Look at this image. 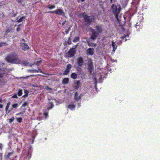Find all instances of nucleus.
<instances>
[{
  "label": "nucleus",
  "mask_w": 160,
  "mask_h": 160,
  "mask_svg": "<svg viewBox=\"0 0 160 160\" xmlns=\"http://www.w3.org/2000/svg\"><path fill=\"white\" fill-rule=\"evenodd\" d=\"M19 30V27H18V28H17V31H18Z\"/></svg>",
  "instance_id": "obj_48"
},
{
  "label": "nucleus",
  "mask_w": 160,
  "mask_h": 160,
  "mask_svg": "<svg viewBox=\"0 0 160 160\" xmlns=\"http://www.w3.org/2000/svg\"><path fill=\"white\" fill-rule=\"evenodd\" d=\"M8 44L6 43V42H1L0 43V47L4 46L7 45Z\"/></svg>",
  "instance_id": "obj_28"
},
{
  "label": "nucleus",
  "mask_w": 160,
  "mask_h": 160,
  "mask_svg": "<svg viewBox=\"0 0 160 160\" xmlns=\"http://www.w3.org/2000/svg\"><path fill=\"white\" fill-rule=\"evenodd\" d=\"M78 67H80L82 66L84 63V60L82 57H80L77 60Z\"/></svg>",
  "instance_id": "obj_5"
},
{
  "label": "nucleus",
  "mask_w": 160,
  "mask_h": 160,
  "mask_svg": "<svg viewBox=\"0 0 160 160\" xmlns=\"http://www.w3.org/2000/svg\"><path fill=\"white\" fill-rule=\"evenodd\" d=\"M78 94L77 92H76L74 96V99L76 100H79L80 99V96L78 97Z\"/></svg>",
  "instance_id": "obj_17"
},
{
  "label": "nucleus",
  "mask_w": 160,
  "mask_h": 160,
  "mask_svg": "<svg viewBox=\"0 0 160 160\" xmlns=\"http://www.w3.org/2000/svg\"><path fill=\"white\" fill-rule=\"evenodd\" d=\"M14 120V117H12L11 118L9 119V122H12Z\"/></svg>",
  "instance_id": "obj_37"
},
{
  "label": "nucleus",
  "mask_w": 160,
  "mask_h": 160,
  "mask_svg": "<svg viewBox=\"0 0 160 160\" xmlns=\"http://www.w3.org/2000/svg\"><path fill=\"white\" fill-rule=\"evenodd\" d=\"M2 102V99L0 98V102Z\"/></svg>",
  "instance_id": "obj_49"
},
{
  "label": "nucleus",
  "mask_w": 160,
  "mask_h": 160,
  "mask_svg": "<svg viewBox=\"0 0 160 160\" xmlns=\"http://www.w3.org/2000/svg\"><path fill=\"white\" fill-rule=\"evenodd\" d=\"M48 13H54L56 15H59L61 16H64L65 15V13L63 10L62 9H58L55 11H49Z\"/></svg>",
  "instance_id": "obj_4"
},
{
  "label": "nucleus",
  "mask_w": 160,
  "mask_h": 160,
  "mask_svg": "<svg viewBox=\"0 0 160 160\" xmlns=\"http://www.w3.org/2000/svg\"><path fill=\"white\" fill-rule=\"evenodd\" d=\"M18 104L17 103H16V104H13L12 105V107L13 108H16L18 107Z\"/></svg>",
  "instance_id": "obj_39"
},
{
  "label": "nucleus",
  "mask_w": 160,
  "mask_h": 160,
  "mask_svg": "<svg viewBox=\"0 0 160 160\" xmlns=\"http://www.w3.org/2000/svg\"><path fill=\"white\" fill-rule=\"evenodd\" d=\"M77 74L75 72L72 73L71 75V78L74 79H76L77 78Z\"/></svg>",
  "instance_id": "obj_16"
},
{
  "label": "nucleus",
  "mask_w": 160,
  "mask_h": 160,
  "mask_svg": "<svg viewBox=\"0 0 160 160\" xmlns=\"http://www.w3.org/2000/svg\"><path fill=\"white\" fill-rule=\"evenodd\" d=\"M140 26L138 24V23H137L135 25L136 28L138 30H139L140 28Z\"/></svg>",
  "instance_id": "obj_30"
},
{
  "label": "nucleus",
  "mask_w": 160,
  "mask_h": 160,
  "mask_svg": "<svg viewBox=\"0 0 160 160\" xmlns=\"http://www.w3.org/2000/svg\"><path fill=\"white\" fill-rule=\"evenodd\" d=\"M72 68V65L70 64H68L66 67V69L64 71L63 74L64 75H68Z\"/></svg>",
  "instance_id": "obj_7"
},
{
  "label": "nucleus",
  "mask_w": 160,
  "mask_h": 160,
  "mask_svg": "<svg viewBox=\"0 0 160 160\" xmlns=\"http://www.w3.org/2000/svg\"><path fill=\"white\" fill-rule=\"evenodd\" d=\"M111 8L113 11L114 13L117 21L119 22L118 18V14L121 10V7L120 6H117L114 4L112 5Z\"/></svg>",
  "instance_id": "obj_3"
},
{
  "label": "nucleus",
  "mask_w": 160,
  "mask_h": 160,
  "mask_svg": "<svg viewBox=\"0 0 160 160\" xmlns=\"http://www.w3.org/2000/svg\"><path fill=\"white\" fill-rule=\"evenodd\" d=\"M80 15L83 18L84 22L88 25H90L93 22L95 21V18L94 16H88L85 12L81 13Z\"/></svg>",
  "instance_id": "obj_1"
},
{
  "label": "nucleus",
  "mask_w": 160,
  "mask_h": 160,
  "mask_svg": "<svg viewBox=\"0 0 160 160\" xmlns=\"http://www.w3.org/2000/svg\"><path fill=\"white\" fill-rule=\"evenodd\" d=\"M82 2H84L85 0H81Z\"/></svg>",
  "instance_id": "obj_52"
},
{
  "label": "nucleus",
  "mask_w": 160,
  "mask_h": 160,
  "mask_svg": "<svg viewBox=\"0 0 160 160\" xmlns=\"http://www.w3.org/2000/svg\"><path fill=\"white\" fill-rule=\"evenodd\" d=\"M22 94V91L21 89H19L18 91V94L19 96H21Z\"/></svg>",
  "instance_id": "obj_26"
},
{
  "label": "nucleus",
  "mask_w": 160,
  "mask_h": 160,
  "mask_svg": "<svg viewBox=\"0 0 160 160\" xmlns=\"http://www.w3.org/2000/svg\"><path fill=\"white\" fill-rule=\"evenodd\" d=\"M14 153L13 152H9L8 153L7 156V158L8 159L9 158V157L10 156L12 155Z\"/></svg>",
  "instance_id": "obj_23"
},
{
  "label": "nucleus",
  "mask_w": 160,
  "mask_h": 160,
  "mask_svg": "<svg viewBox=\"0 0 160 160\" xmlns=\"http://www.w3.org/2000/svg\"><path fill=\"white\" fill-rule=\"evenodd\" d=\"M10 102H8L5 108V110L6 111H7L8 110L9 107V106L10 105Z\"/></svg>",
  "instance_id": "obj_24"
},
{
  "label": "nucleus",
  "mask_w": 160,
  "mask_h": 160,
  "mask_svg": "<svg viewBox=\"0 0 160 160\" xmlns=\"http://www.w3.org/2000/svg\"><path fill=\"white\" fill-rule=\"evenodd\" d=\"M16 1L19 3H21L23 2V0H16Z\"/></svg>",
  "instance_id": "obj_35"
},
{
  "label": "nucleus",
  "mask_w": 160,
  "mask_h": 160,
  "mask_svg": "<svg viewBox=\"0 0 160 160\" xmlns=\"http://www.w3.org/2000/svg\"><path fill=\"white\" fill-rule=\"evenodd\" d=\"M91 32L92 33H97L95 30L93 29H92L91 30Z\"/></svg>",
  "instance_id": "obj_36"
},
{
  "label": "nucleus",
  "mask_w": 160,
  "mask_h": 160,
  "mask_svg": "<svg viewBox=\"0 0 160 160\" xmlns=\"http://www.w3.org/2000/svg\"><path fill=\"white\" fill-rule=\"evenodd\" d=\"M98 33H92V34L91 35L90 39L93 41L95 40L96 39L97 37H98Z\"/></svg>",
  "instance_id": "obj_10"
},
{
  "label": "nucleus",
  "mask_w": 160,
  "mask_h": 160,
  "mask_svg": "<svg viewBox=\"0 0 160 160\" xmlns=\"http://www.w3.org/2000/svg\"><path fill=\"white\" fill-rule=\"evenodd\" d=\"M37 72H40L44 74V73L42 71L41 69L39 68L38 70H36Z\"/></svg>",
  "instance_id": "obj_33"
},
{
  "label": "nucleus",
  "mask_w": 160,
  "mask_h": 160,
  "mask_svg": "<svg viewBox=\"0 0 160 160\" xmlns=\"http://www.w3.org/2000/svg\"><path fill=\"white\" fill-rule=\"evenodd\" d=\"M69 79L68 78H65L62 80V83L64 84H67L68 83Z\"/></svg>",
  "instance_id": "obj_13"
},
{
  "label": "nucleus",
  "mask_w": 160,
  "mask_h": 160,
  "mask_svg": "<svg viewBox=\"0 0 160 160\" xmlns=\"http://www.w3.org/2000/svg\"><path fill=\"white\" fill-rule=\"evenodd\" d=\"M16 119L17 122L19 123L21 122L22 120V119L21 118H16Z\"/></svg>",
  "instance_id": "obj_25"
},
{
  "label": "nucleus",
  "mask_w": 160,
  "mask_h": 160,
  "mask_svg": "<svg viewBox=\"0 0 160 160\" xmlns=\"http://www.w3.org/2000/svg\"><path fill=\"white\" fill-rule=\"evenodd\" d=\"M70 38H69L68 40V44L69 45L71 44V41L70 40Z\"/></svg>",
  "instance_id": "obj_41"
},
{
  "label": "nucleus",
  "mask_w": 160,
  "mask_h": 160,
  "mask_svg": "<svg viewBox=\"0 0 160 160\" xmlns=\"http://www.w3.org/2000/svg\"><path fill=\"white\" fill-rule=\"evenodd\" d=\"M75 107V105L73 104L69 105L68 106V108L71 110H74V109Z\"/></svg>",
  "instance_id": "obj_15"
},
{
  "label": "nucleus",
  "mask_w": 160,
  "mask_h": 160,
  "mask_svg": "<svg viewBox=\"0 0 160 160\" xmlns=\"http://www.w3.org/2000/svg\"><path fill=\"white\" fill-rule=\"evenodd\" d=\"M88 44L90 47H95L96 46V44L94 43H90V42L88 41Z\"/></svg>",
  "instance_id": "obj_19"
},
{
  "label": "nucleus",
  "mask_w": 160,
  "mask_h": 160,
  "mask_svg": "<svg viewBox=\"0 0 160 160\" xmlns=\"http://www.w3.org/2000/svg\"><path fill=\"white\" fill-rule=\"evenodd\" d=\"M51 106L50 107H48L47 108L48 111L52 109V108L54 106V105L52 102H50Z\"/></svg>",
  "instance_id": "obj_22"
},
{
  "label": "nucleus",
  "mask_w": 160,
  "mask_h": 160,
  "mask_svg": "<svg viewBox=\"0 0 160 160\" xmlns=\"http://www.w3.org/2000/svg\"><path fill=\"white\" fill-rule=\"evenodd\" d=\"M65 22H64L63 23H62V25H63L64 24V23H65Z\"/></svg>",
  "instance_id": "obj_55"
},
{
  "label": "nucleus",
  "mask_w": 160,
  "mask_h": 160,
  "mask_svg": "<svg viewBox=\"0 0 160 160\" xmlns=\"http://www.w3.org/2000/svg\"><path fill=\"white\" fill-rule=\"evenodd\" d=\"M76 50L75 48H70L68 52V55L69 57H73L76 53Z\"/></svg>",
  "instance_id": "obj_6"
},
{
  "label": "nucleus",
  "mask_w": 160,
  "mask_h": 160,
  "mask_svg": "<svg viewBox=\"0 0 160 160\" xmlns=\"http://www.w3.org/2000/svg\"><path fill=\"white\" fill-rule=\"evenodd\" d=\"M90 68H91V69H93V67H92H92H91Z\"/></svg>",
  "instance_id": "obj_53"
},
{
  "label": "nucleus",
  "mask_w": 160,
  "mask_h": 160,
  "mask_svg": "<svg viewBox=\"0 0 160 160\" xmlns=\"http://www.w3.org/2000/svg\"><path fill=\"white\" fill-rule=\"evenodd\" d=\"M95 28L99 32L101 33L102 32V28L101 26L96 25L95 26Z\"/></svg>",
  "instance_id": "obj_12"
},
{
  "label": "nucleus",
  "mask_w": 160,
  "mask_h": 160,
  "mask_svg": "<svg viewBox=\"0 0 160 160\" xmlns=\"http://www.w3.org/2000/svg\"><path fill=\"white\" fill-rule=\"evenodd\" d=\"M55 6L54 5H50L48 7V8L49 9H53L55 8Z\"/></svg>",
  "instance_id": "obj_31"
},
{
  "label": "nucleus",
  "mask_w": 160,
  "mask_h": 160,
  "mask_svg": "<svg viewBox=\"0 0 160 160\" xmlns=\"http://www.w3.org/2000/svg\"><path fill=\"white\" fill-rule=\"evenodd\" d=\"M42 62V60H39V61H38L36 62L35 63V64L37 65H39L41 63V62Z\"/></svg>",
  "instance_id": "obj_32"
},
{
  "label": "nucleus",
  "mask_w": 160,
  "mask_h": 160,
  "mask_svg": "<svg viewBox=\"0 0 160 160\" xmlns=\"http://www.w3.org/2000/svg\"><path fill=\"white\" fill-rule=\"evenodd\" d=\"M27 77H21V78H27Z\"/></svg>",
  "instance_id": "obj_47"
},
{
  "label": "nucleus",
  "mask_w": 160,
  "mask_h": 160,
  "mask_svg": "<svg viewBox=\"0 0 160 160\" xmlns=\"http://www.w3.org/2000/svg\"><path fill=\"white\" fill-rule=\"evenodd\" d=\"M29 71L32 72H37L36 69L30 70Z\"/></svg>",
  "instance_id": "obj_38"
},
{
  "label": "nucleus",
  "mask_w": 160,
  "mask_h": 160,
  "mask_svg": "<svg viewBox=\"0 0 160 160\" xmlns=\"http://www.w3.org/2000/svg\"><path fill=\"white\" fill-rule=\"evenodd\" d=\"M12 98H18V97L17 96V95L16 94H14V95L12 97Z\"/></svg>",
  "instance_id": "obj_42"
},
{
  "label": "nucleus",
  "mask_w": 160,
  "mask_h": 160,
  "mask_svg": "<svg viewBox=\"0 0 160 160\" xmlns=\"http://www.w3.org/2000/svg\"><path fill=\"white\" fill-rule=\"evenodd\" d=\"M126 37V36H123L121 38L122 39L124 40V38H125Z\"/></svg>",
  "instance_id": "obj_45"
},
{
  "label": "nucleus",
  "mask_w": 160,
  "mask_h": 160,
  "mask_svg": "<svg viewBox=\"0 0 160 160\" xmlns=\"http://www.w3.org/2000/svg\"><path fill=\"white\" fill-rule=\"evenodd\" d=\"M70 29V27L68 29V30H66L65 31L66 33L67 34L69 33V30Z\"/></svg>",
  "instance_id": "obj_40"
},
{
  "label": "nucleus",
  "mask_w": 160,
  "mask_h": 160,
  "mask_svg": "<svg viewBox=\"0 0 160 160\" xmlns=\"http://www.w3.org/2000/svg\"><path fill=\"white\" fill-rule=\"evenodd\" d=\"M79 38L78 37H75L73 40V42H78L79 40Z\"/></svg>",
  "instance_id": "obj_21"
},
{
  "label": "nucleus",
  "mask_w": 160,
  "mask_h": 160,
  "mask_svg": "<svg viewBox=\"0 0 160 160\" xmlns=\"http://www.w3.org/2000/svg\"><path fill=\"white\" fill-rule=\"evenodd\" d=\"M29 92L27 90H25L24 91V93H25V94L23 96V97H26L28 96V93Z\"/></svg>",
  "instance_id": "obj_27"
},
{
  "label": "nucleus",
  "mask_w": 160,
  "mask_h": 160,
  "mask_svg": "<svg viewBox=\"0 0 160 160\" xmlns=\"http://www.w3.org/2000/svg\"><path fill=\"white\" fill-rule=\"evenodd\" d=\"M20 46L22 49L24 51H25L29 48V46L27 44L24 43H21Z\"/></svg>",
  "instance_id": "obj_8"
},
{
  "label": "nucleus",
  "mask_w": 160,
  "mask_h": 160,
  "mask_svg": "<svg viewBox=\"0 0 160 160\" xmlns=\"http://www.w3.org/2000/svg\"><path fill=\"white\" fill-rule=\"evenodd\" d=\"M48 111L47 112L46 110H43V115L45 117H47L48 116Z\"/></svg>",
  "instance_id": "obj_20"
},
{
  "label": "nucleus",
  "mask_w": 160,
  "mask_h": 160,
  "mask_svg": "<svg viewBox=\"0 0 160 160\" xmlns=\"http://www.w3.org/2000/svg\"><path fill=\"white\" fill-rule=\"evenodd\" d=\"M116 42H114L113 41L112 42V45L113 47V51L114 52L118 47V45L115 43Z\"/></svg>",
  "instance_id": "obj_11"
},
{
  "label": "nucleus",
  "mask_w": 160,
  "mask_h": 160,
  "mask_svg": "<svg viewBox=\"0 0 160 160\" xmlns=\"http://www.w3.org/2000/svg\"><path fill=\"white\" fill-rule=\"evenodd\" d=\"M22 41H25V40L24 39H22Z\"/></svg>",
  "instance_id": "obj_50"
},
{
  "label": "nucleus",
  "mask_w": 160,
  "mask_h": 160,
  "mask_svg": "<svg viewBox=\"0 0 160 160\" xmlns=\"http://www.w3.org/2000/svg\"><path fill=\"white\" fill-rule=\"evenodd\" d=\"M45 88L47 90H52V89L50 88L48 86H45Z\"/></svg>",
  "instance_id": "obj_34"
},
{
  "label": "nucleus",
  "mask_w": 160,
  "mask_h": 160,
  "mask_svg": "<svg viewBox=\"0 0 160 160\" xmlns=\"http://www.w3.org/2000/svg\"><path fill=\"white\" fill-rule=\"evenodd\" d=\"M9 32V30H7V32Z\"/></svg>",
  "instance_id": "obj_54"
},
{
  "label": "nucleus",
  "mask_w": 160,
  "mask_h": 160,
  "mask_svg": "<svg viewBox=\"0 0 160 160\" xmlns=\"http://www.w3.org/2000/svg\"><path fill=\"white\" fill-rule=\"evenodd\" d=\"M80 82L79 81H77L75 83L76 84V85L75 86V89L76 90H78L79 87Z\"/></svg>",
  "instance_id": "obj_14"
},
{
  "label": "nucleus",
  "mask_w": 160,
  "mask_h": 160,
  "mask_svg": "<svg viewBox=\"0 0 160 160\" xmlns=\"http://www.w3.org/2000/svg\"><path fill=\"white\" fill-rule=\"evenodd\" d=\"M86 52L87 54L92 56L94 54V50L92 48H90L87 50Z\"/></svg>",
  "instance_id": "obj_9"
},
{
  "label": "nucleus",
  "mask_w": 160,
  "mask_h": 160,
  "mask_svg": "<svg viewBox=\"0 0 160 160\" xmlns=\"http://www.w3.org/2000/svg\"><path fill=\"white\" fill-rule=\"evenodd\" d=\"M3 147L1 143H0V149L2 150V147Z\"/></svg>",
  "instance_id": "obj_43"
},
{
  "label": "nucleus",
  "mask_w": 160,
  "mask_h": 160,
  "mask_svg": "<svg viewBox=\"0 0 160 160\" xmlns=\"http://www.w3.org/2000/svg\"><path fill=\"white\" fill-rule=\"evenodd\" d=\"M25 16H22L21 17L19 20H17L16 22L18 23H19L22 22L23 20L25 19Z\"/></svg>",
  "instance_id": "obj_18"
},
{
  "label": "nucleus",
  "mask_w": 160,
  "mask_h": 160,
  "mask_svg": "<svg viewBox=\"0 0 160 160\" xmlns=\"http://www.w3.org/2000/svg\"><path fill=\"white\" fill-rule=\"evenodd\" d=\"M5 60L8 62L16 64L18 62V58L17 55L12 54L6 57Z\"/></svg>",
  "instance_id": "obj_2"
},
{
  "label": "nucleus",
  "mask_w": 160,
  "mask_h": 160,
  "mask_svg": "<svg viewBox=\"0 0 160 160\" xmlns=\"http://www.w3.org/2000/svg\"><path fill=\"white\" fill-rule=\"evenodd\" d=\"M3 107V105L2 104H0V108H2Z\"/></svg>",
  "instance_id": "obj_46"
},
{
  "label": "nucleus",
  "mask_w": 160,
  "mask_h": 160,
  "mask_svg": "<svg viewBox=\"0 0 160 160\" xmlns=\"http://www.w3.org/2000/svg\"><path fill=\"white\" fill-rule=\"evenodd\" d=\"M28 104V102H25L24 103L22 104V106L21 107V108L22 107H25L27 106Z\"/></svg>",
  "instance_id": "obj_29"
},
{
  "label": "nucleus",
  "mask_w": 160,
  "mask_h": 160,
  "mask_svg": "<svg viewBox=\"0 0 160 160\" xmlns=\"http://www.w3.org/2000/svg\"><path fill=\"white\" fill-rule=\"evenodd\" d=\"M16 15H17V14H14L13 15V16L15 17Z\"/></svg>",
  "instance_id": "obj_51"
},
{
  "label": "nucleus",
  "mask_w": 160,
  "mask_h": 160,
  "mask_svg": "<svg viewBox=\"0 0 160 160\" xmlns=\"http://www.w3.org/2000/svg\"><path fill=\"white\" fill-rule=\"evenodd\" d=\"M3 77V74L0 72V78H2Z\"/></svg>",
  "instance_id": "obj_44"
}]
</instances>
